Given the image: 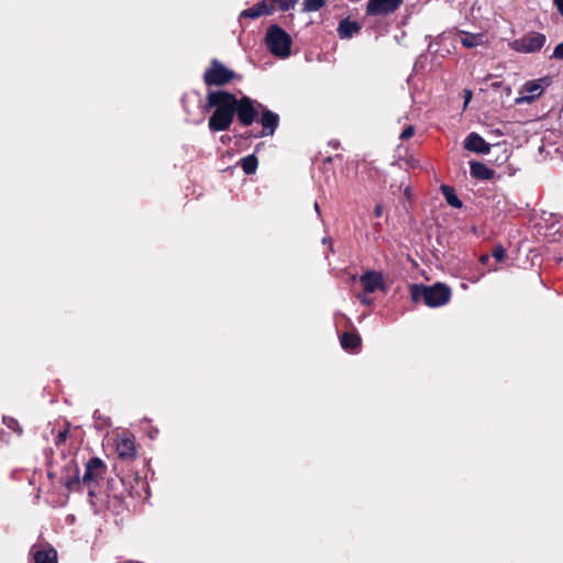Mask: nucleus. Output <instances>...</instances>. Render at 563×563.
I'll list each match as a JSON object with an SVG mask.
<instances>
[{"label":"nucleus","mask_w":563,"mask_h":563,"mask_svg":"<svg viewBox=\"0 0 563 563\" xmlns=\"http://www.w3.org/2000/svg\"><path fill=\"white\" fill-rule=\"evenodd\" d=\"M382 214H383V207H382V205H379V203H378V205H376V206H375V208H374V216H375L376 218H380V217H382Z\"/></svg>","instance_id":"nucleus-31"},{"label":"nucleus","mask_w":563,"mask_h":563,"mask_svg":"<svg viewBox=\"0 0 563 563\" xmlns=\"http://www.w3.org/2000/svg\"><path fill=\"white\" fill-rule=\"evenodd\" d=\"M363 289L366 294H372L377 289H384V278L382 273L369 271L363 274L360 278Z\"/></svg>","instance_id":"nucleus-12"},{"label":"nucleus","mask_w":563,"mask_h":563,"mask_svg":"<svg viewBox=\"0 0 563 563\" xmlns=\"http://www.w3.org/2000/svg\"><path fill=\"white\" fill-rule=\"evenodd\" d=\"M461 44L464 47L473 48L484 43V34L462 32Z\"/></svg>","instance_id":"nucleus-22"},{"label":"nucleus","mask_w":563,"mask_h":563,"mask_svg":"<svg viewBox=\"0 0 563 563\" xmlns=\"http://www.w3.org/2000/svg\"><path fill=\"white\" fill-rule=\"evenodd\" d=\"M556 10L563 15V0H553Z\"/></svg>","instance_id":"nucleus-30"},{"label":"nucleus","mask_w":563,"mask_h":563,"mask_svg":"<svg viewBox=\"0 0 563 563\" xmlns=\"http://www.w3.org/2000/svg\"><path fill=\"white\" fill-rule=\"evenodd\" d=\"M118 456L122 460H131L135 456V445L131 439H122L117 445Z\"/></svg>","instance_id":"nucleus-19"},{"label":"nucleus","mask_w":563,"mask_h":563,"mask_svg":"<svg viewBox=\"0 0 563 563\" xmlns=\"http://www.w3.org/2000/svg\"><path fill=\"white\" fill-rule=\"evenodd\" d=\"M30 553L34 563H58L57 551L49 544L44 548L33 545Z\"/></svg>","instance_id":"nucleus-14"},{"label":"nucleus","mask_w":563,"mask_h":563,"mask_svg":"<svg viewBox=\"0 0 563 563\" xmlns=\"http://www.w3.org/2000/svg\"><path fill=\"white\" fill-rule=\"evenodd\" d=\"M409 294L413 303L422 301L430 308H438L446 305L452 297L451 288L443 283L437 282L431 286L423 284L409 285Z\"/></svg>","instance_id":"nucleus-3"},{"label":"nucleus","mask_w":563,"mask_h":563,"mask_svg":"<svg viewBox=\"0 0 563 563\" xmlns=\"http://www.w3.org/2000/svg\"><path fill=\"white\" fill-rule=\"evenodd\" d=\"M360 30L361 25L356 21L345 19L339 23L338 33L341 38H350L355 33H358Z\"/></svg>","instance_id":"nucleus-18"},{"label":"nucleus","mask_w":563,"mask_h":563,"mask_svg":"<svg viewBox=\"0 0 563 563\" xmlns=\"http://www.w3.org/2000/svg\"><path fill=\"white\" fill-rule=\"evenodd\" d=\"M551 58L563 60V42L555 46Z\"/></svg>","instance_id":"nucleus-29"},{"label":"nucleus","mask_w":563,"mask_h":563,"mask_svg":"<svg viewBox=\"0 0 563 563\" xmlns=\"http://www.w3.org/2000/svg\"><path fill=\"white\" fill-rule=\"evenodd\" d=\"M325 4V0H303L302 11L314 12L320 10Z\"/></svg>","instance_id":"nucleus-25"},{"label":"nucleus","mask_w":563,"mask_h":563,"mask_svg":"<svg viewBox=\"0 0 563 563\" xmlns=\"http://www.w3.org/2000/svg\"><path fill=\"white\" fill-rule=\"evenodd\" d=\"M298 0H268V4L273 7V13L278 10L282 12H287L296 5Z\"/></svg>","instance_id":"nucleus-23"},{"label":"nucleus","mask_w":563,"mask_h":563,"mask_svg":"<svg viewBox=\"0 0 563 563\" xmlns=\"http://www.w3.org/2000/svg\"><path fill=\"white\" fill-rule=\"evenodd\" d=\"M545 35L537 32L525 34L520 38L514 40L509 46L519 53H536L539 52L545 44Z\"/></svg>","instance_id":"nucleus-8"},{"label":"nucleus","mask_w":563,"mask_h":563,"mask_svg":"<svg viewBox=\"0 0 563 563\" xmlns=\"http://www.w3.org/2000/svg\"><path fill=\"white\" fill-rule=\"evenodd\" d=\"M221 142H228V139H224L223 136L221 137Z\"/></svg>","instance_id":"nucleus-36"},{"label":"nucleus","mask_w":563,"mask_h":563,"mask_svg":"<svg viewBox=\"0 0 563 563\" xmlns=\"http://www.w3.org/2000/svg\"><path fill=\"white\" fill-rule=\"evenodd\" d=\"M329 241L331 242V240H330V239H329ZM323 242H324V243H328V238H324V239H323Z\"/></svg>","instance_id":"nucleus-37"},{"label":"nucleus","mask_w":563,"mask_h":563,"mask_svg":"<svg viewBox=\"0 0 563 563\" xmlns=\"http://www.w3.org/2000/svg\"><path fill=\"white\" fill-rule=\"evenodd\" d=\"M242 76L228 68L217 58L210 60L209 67L203 73V82L208 87H223L234 80H241Z\"/></svg>","instance_id":"nucleus-4"},{"label":"nucleus","mask_w":563,"mask_h":563,"mask_svg":"<svg viewBox=\"0 0 563 563\" xmlns=\"http://www.w3.org/2000/svg\"><path fill=\"white\" fill-rule=\"evenodd\" d=\"M360 301L363 303V305H371L372 303V299L371 298H367L365 295L364 296H360Z\"/></svg>","instance_id":"nucleus-32"},{"label":"nucleus","mask_w":563,"mask_h":563,"mask_svg":"<svg viewBox=\"0 0 563 563\" xmlns=\"http://www.w3.org/2000/svg\"><path fill=\"white\" fill-rule=\"evenodd\" d=\"M464 147L473 153L488 154L492 145L487 143L478 133L471 132L464 141Z\"/></svg>","instance_id":"nucleus-13"},{"label":"nucleus","mask_w":563,"mask_h":563,"mask_svg":"<svg viewBox=\"0 0 563 563\" xmlns=\"http://www.w3.org/2000/svg\"><path fill=\"white\" fill-rule=\"evenodd\" d=\"M128 490L124 488L122 478L110 479L107 484V508L111 511L119 512V508L122 506Z\"/></svg>","instance_id":"nucleus-9"},{"label":"nucleus","mask_w":563,"mask_h":563,"mask_svg":"<svg viewBox=\"0 0 563 563\" xmlns=\"http://www.w3.org/2000/svg\"><path fill=\"white\" fill-rule=\"evenodd\" d=\"M404 3V0H368L366 14L372 16H386L396 12Z\"/></svg>","instance_id":"nucleus-11"},{"label":"nucleus","mask_w":563,"mask_h":563,"mask_svg":"<svg viewBox=\"0 0 563 563\" xmlns=\"http://www.w3.org/2000/svg\"><path fill=\"white\" fill-rule=\"evenodd\" d=\"M471 97H472V92H471L470 90H468V91H466V95H465V103H467V102H468V100L471 99Z\"/></svg>","instance_id":"nucleus-34"},{"label":"nucleus","mask_w":563,"mask_h":563,"mask_svg":"<svg viewBox=\"0 0 563 563\" xmlns=\"http://www.w3.org/2000/svg\"><path fill=\"white\" fill-rule=\"evenodd\" d=\"M265 43L274 56L285 58L290 55L292 43L291 37L283 27L277 24H273L267 29Z\"/></svg>","instance_id":"nucleus-5"},{"label":"nucleus","mask_w":563,"mask_h":563,"mask_svg":"<svg viewBox=\"0 0 563 563\" xmlns=\"http://www.w3.org/2000/svg\"><path fill=\"white\" fill-rule=\"evenodd\" d=\"M2 422L8 429L12 430L14 433H16L18 435H22L23 428L15 418L10 416H3Z\"/></svg>","instance_id":"nucleus-24"},{"label":"nucleus","mask_w":563,"mask_h":563,"mask_svg":"<svg viewBox=\"0 0 563 563\" xmlns=\"http://www.w3.org/2000/svg\"><path fill=\"white\" fill-rule=\"evenodd\" d=\"M67 426H69V424L67 423ZM68 435H69L68 427L64 428L63 430H59L54 440L55 445L60 446L62 444H64L66 442V440L68 439Z\"/></svg>","instance_id":"nucleus-26"},{"label":"nucleus","mask_w":563,"mask_h":563,"mask_svg":"<svg viewBox=\"0 0 563 563\" xmlns=\"http://www.w3.org/2000/svg\"><path fill=\"white\" fill-rule=\"evenodd\" d=\"M221 142H228V139H224L223 136L221 137Z\"/></svg>","instance_id":"nucleus-35"},{"label":"nucleus","mask_w":563,"mask_h":563,"mask_svg":"<svg viewBox=\"0 0 563 563\" xmlns=\"http://www.w3.org/2000/svg\"><path fill=\"white\" fill-rule=\"evenodd\" d=\"M488 260H489V256H488V255H482V256H481V262H482V263H484V264H485V263H487V262H488Z\"/></svg>","instance_id":"nucleus-33"},{"label":"nucleus","mask_w":563,"mask_h":563,"mask_svg":"<svg viewBox=\"0 0 563 563\" xmlns=\"http://www.w3.org/2000/svg\"><path fill=\"white\" fill-rule=\"evenodd\" d=\"M415 132H416L415 126L410 124V125L406 126V128L402 130V132L400 133V136H399V137H400V140H402V141L409 140L410 137H412V136H413Z\"/></svg>","instance_id":"nucleus-28"},{"label":"nucleus","mask_w":563,"mask_h":563,"mask_svg":"<svg viewBox=\"0 0 563 563\" xmlns=\"http://www.w3.org/2000/svg\"><path fill=\"white\" fill-rule=\"evenodd\" d=\"M107 473V465L106 463L97 456H93L87 461L85 464V474L82 478L79 476V468L77 465H74V475L69 476L65 479V486L69 490H78L80 485L87 486L89 492V499L90 503L95 506H97V503L95 501V498H97V495L92 488L93 485L98 484L100 479L104 477Z\"/></svg>","instance_id":"nucleus-2"},{"label":"nucleus","mask_w":563,"mask_h":563,"mask_svg":"<svg viewBox=\"0 0 563 563\" xmlns=\"http://www.w3.org/2000/svg\"><path fill=\"white\" fill-rule=\"evenodd\" d=\"M257 122L262 125V130L260 132L253 134L250 131H246L245 133L241 134V137L251 139L273 136L279 124V115L263 104V108L261 109L260 115L257 118Z\"/></svg>","instance_id":"nucleus-7"},{"label":"nucleus","mask_w":563,"mask_h":563,"mask_svg":"<svg viewBox=\"0 0 563 563\" xmlns=\"http://www.w3.org/2000/svg\"><path fill=\"white\" fill-rule=\"evenodd\" d=\"M441 192L443 194L445 201L448 202L449 206L457 209L462 208L463 202L456 196V192L453 187L449 185H442Z\"/></svg>","instance_id":"nucleus-21"},{"label":"nucleus","mask_w":563,"mask_h":563,"mask_svg":"<svg viewBox=\"0 0 563 563\" xmlns=\"http://www.w3.org/2000/svg\"><path fill=\"white\" fill-rule=\"evenodd\" d=\"M492 256L497 262H503L506 257V250L501 245H497L493 249Z\"/></svg>","instance_id":"nucleus-27"},{"label":"nucleus","mask_w":563,"mask_h":563,"mask_svg":"<svg viewBox=\"0 0 563 563\" xmlns=\"http://www.w3.org/2000/svg\"><path fill=\"white\" fill-rule=\"evenodd\" d=\"M263 104L251 97L243 95L238 98L235 119L239 125L249 128L257 122Z\"/></svg>","instance_id":"nucleus-6"},{"label":"nucleus","mask_w":563,"mask_h":563,"mask_svg":"<svg viewBox=\"0 0 563 563\" xmlns=\"http://www.w3.org/2000/svg\"><path fill=\"white\" fill-rule=\"evenodd\" d=\"M340 343L343 350L354 353L361 347L362 339L358 333L346 331L340 336Z\"/></svg>","instance_id":"nucleus-16"},{"label":"nucleus","mask_w":563,"mask_h":563,"mask_svg":"<svg viewBox=\"0 0 563 563\" xmlns=\"http://www.w3.org/2000/svg\"><path fill=\"white\" fill-rule=\"evenodd\" d=\"M550 84L549 77H543L538 80H529L523 84L520 93H527L525 96L518 97L516 99V103L522 104V103H531L537 98H539L544 90V87Z\"/></svg>","instance_id":"nucleus-10"},{"label":"nucleus","mask_w":563,"mask_h":563,"mask_svg":"<svg viewBox=\"0 0 563 563\" xmlns=\"http://www.w3.org/2000/svg\"><path fill=\"white\" fill-rule=\"evenodd\" d=\"M238 97L223 89L209 90L206 97L205 109H213L208 120L211 132L228 131L235 119Z\"/></svg>","instance_id":"nucleus-1"},{"label":"nucleus","mask_w":563,"mask_h":563,"mask_svg":"<svg viewBox=\"0 0 563 563\" xmlns=\"http://www.w3.org/2000/svg\"><path fill=\"white\" fill-rule=\"evenodd\" d=\"M470 173L473 178L478 180H488L492 179L495 175L494 169L488 168L485 164L481 162H471Z\"/></svg>","instance_id":"nucleus-17"},{"label":"nucleus","mask_w":563,"mask_h":563,"mask_svg":"<svg viewBox=\"0 0 563 563\" xmlns=\"http://www.w3.org/2000/svg\"><path fill=\"white\" fill-rule=\"evenodd\" d=\"M273 14V7L268 4V0H261L252 8L243 10L240 15L239 20L242 21V19H258L262 15H271Z\"/></svg>","instance_id":"nucleus-15"},{"label":"nucleus","mask_w":563,"mask_h":563,"mask_svg":"<svg viewBox=\"0 0 563 563\" xmlns=\"http://www.w3.org/2000/svg\"><path fill=\"white\" fill-rule=\"evenodd\" d=\"M239 165L241 166L245 175H253L257 170L258 159L255 156V154H250L245 157H242L239 162Z\"/></svg>","instance_id":"nucleus-20"}]
</instances>
